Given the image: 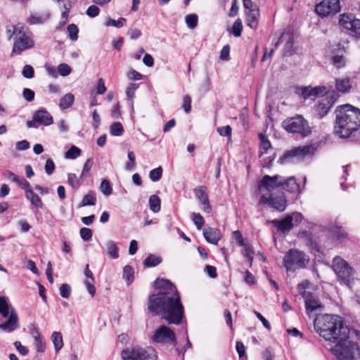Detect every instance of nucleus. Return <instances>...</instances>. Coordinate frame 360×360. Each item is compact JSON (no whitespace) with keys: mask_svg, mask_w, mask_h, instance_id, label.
<instances>
[{"mask_svg":"<svg viewBox=\"0 0 360 360\" xmlns=\"http://www.w3.org/2000/svg\"><path fill=\"white\" fill-rule=\"evenodd\" d=\"M154 286L158 292L149 296L148 309L169 324L179 325L184 317V307L176 286L164 278H157Z\"/></svg>","mask_w":360,"mask_h":360,"instance_id":"obj_1","label":"nucleus"},{"mask_svg":"<svg viewBox=\"0 0 360 360\" xmlns=\"http://www.w3.org/2000/svg\"><path fill=\"white\" fill-rule=\"evenodd\" d=\"M258 191L261 194L260 202L282 212L286 207L283 190L289 193H300L305 181H259Z\"/></svg>","mask_w":360,"mask_h":360,"instance_id":"obj_2","label":"nucleus"},{"mask_svg":"<svg viewBox=\"0 0 360 360\" xmlns=\"http://www.w3.org/2000/svg\"><path fill=\"white\" fill-rule=\"evenodd\" d=\"M314 326L316 333L326 341L335 342L349 337V329L338 315H319L314 321Z\"/></svg>","mask_w":360,"mask_h":360,"instance_id":"obj_3","label":"nucleus"},{"mask_svg":"<svg viewBox=\"0 0 360 360\" xmlns=\"http://www.w3.org/2000/svg\"><path fill=\"white\" fill-rule=\"evenodd\" d=\"M334 130L340 138H347L360 127V110L350 104H345L335 110Z\"/></svg>","mask_w":360,"mask_h":360,"instance_id":"obj_4","label":"nucleus"},{"mask_svg":"<svg viewBox=\"0 0 360 360\" xmlns=\"http://www.w3.org/2000/svg\"><path fill=\"white\" fill-rule=\"evenodd\" d=\"M7 32L11 33L8 37L9 40L13 38L12 56L20 55L22 51L34 46L32 34L25 31L22 25L8 27Z\"/></svg>","mask_w":360,"mask_h":360,"instance_id":"obj_5","label":"nucleus"},{"mask_svg":"<svg viewBox=\"0 0 360 360\" xmlns=\"http://www.w3.org/2000/svg\"><path fill=\"white\" fill-rule=\"evenodd\" d=\"M0 314L8 319L0 323V330L6 333H11L19 327L18 316L9 302L8 298L5 296H0Z\"/></svg>","mask_w":360,"mask_h":360,"instance_id":"obj_6","label":"nucleus"},{"mask_svg":"<svg viewBox=\"0 0 360 360\" xmlns=\"http://www.w3.org/2000/svg\"><path fill=\"white\" fill-rule=\"evenodd\" d=\"M309 261V256L303 251L297 249H290L283 258V265L286 271L294 272L297 269L305 268Z\"/></svg>","mask_w":360,"mask_h":360,"instance_id":"obj_7","label":"nucleus"},{"mask_svg":"<svg viewBox=\"0 0 360 360\" xmlns=\"http://www.w3.org/2000/svg\"><path fill=\"white\" fill-rule=\"evenodd\" d=\"M334 343L335 345L331 348V352L338 360H353L359 349L356 343L349 340V337L337 340Z\"/></svg>","mask_w":360,"mask_h":360,"instance_id":"obj_8","label":"nucleus"},{"mask_svg":"<svg viewBox=\"0 0 360 360\" xmlns=\"http://www.w3.org/2000/svg\"><path fill=\"white\" fill-rule=\"evenodd\" d=\"M332 269L341 283L349 285L353 280L354 269L342 257L336 256L333 259Z\"/></svg>","mask_w":360,"mask_h":360,"instance_id":"obj_9","label":"nucleus"},{"mask_svg":"<svg viewBox=\"0 0 360 360\" xmlns=\"http://www.w3.org/2000/svg\"><path fill=\"white\" fill-rule=\"evenodd\" d=\"M282 127L289 133L300 134L302 136H307L311 131L308 122L302 115L285 120L282 122Z\"/></svg>","mask_w":360,"mask_h":360,"instance_id":"obj_10","label":"nucleus"},{"mask_svg":"<svg viewBox=\"0 0 360 360\" xmlns=\"http://www.w3.org/2000/svg\"><path fill=\"white\" fill-rule=\"evenodd\" d=\"M315 152L313 146L308 145L292 148L287 151L279 160L281 164L292 162L296 160H301L306 158L311 157Z\"/></svg>","mask_w":360,"mask_h":360,"instance_id":"obj_11","label":"nucleus"},{"mask_svg":"<svg viewBox=\"0 0 360 360\" xmlns=\"http://www.w3.org/2000/svg\"><path fill=\"white\" fill-rule=\"evenodd\" d=\"M154 344H172L176 345V339L174 332L166 326L158 328L151 337Z\"/></svg>","mask_w":360,"mask_h":360,"instance_id":"obj_12","label":"nucleus"},{"mask_svg":"<svg viewBox=\"0 0 360 360\" xmlns=\"http://www.w3.org/2000/svg\"><path fill=\"white\" fill-rule=\"evenodd\" d=\"M309 284V282L306 281L297 285V289L304 299L306 310L308 314L311 313L322 307L319 300L315 296H314L310 292L305 290Z\"/></svg>","mask_w":360,"mask_h":360,"instance_id":"obj_13","label":"nucleus"},{"mask_svg":"<svg viewBox=\"0 0 360 360\" xmlns=\"http://www.w3.org/2000/svg\"><path fill=\"white\" fill-rule=\"evenodd\" d=\"M339 23L342 27L350 31L351 34L356 37H360V20L356 18L353 14L340 15Z\"/></svg>","mask_w":360,"mask_h":360,"instance_id":"obj_14","label":"nucleus"},{"mask_svg":"<svg viewBox=\"0 0 360 360\" xmlns=\"http://www.w3.org/2000/svg\"><path fill=\"white\" fill-rule=\"evenodd\" d=\"M340 10L339 0H323L317 4L315 8L316 13L321 17L334 15Z\"/></svg>","mask_w":360,"mask_h":360,"instance_id":"obj_15","label":"nucleus"},{"mask_svg":"<svg viewBox=\"0 0 360 360\" xmlns=\"http://www.w3.org/2000/svg\"><path fill=\"white\" fill-rule=\"evenodd\" d=\"M325 86H317L314 87L300 86L296 89V93L301 96L304 99L313 98L317 96L322 95L326 92Z\"/></svg>","mask_w":360,"mask_h":360,"instance_id":"obj_16","label":"nucleus"},{"mask_svg":"<svg viewBox=\"0 0 360 360\" xmlns=\"http://www.w3.org/2000/svg\"><path fill=\"white\" fill-rule=\"evenodd\" d=\"M135 360H157L158 352L151 346L141 347L139 346L135 347Z\"/></svg>","mask_w":360,"mask_h":360,"instance_id":"obj_17","label":"nucleus"},{"mask_svg":"<svg viewBox=\"0 0 360 360\" xmlns=\"http://www.w3.org/2000/svg\"><path fill=\"white\" fill-rule=\"evenodd\" d=\"M20 186L25 191V197L32 205L37 208L43 207V202L37 194L34 193L28 181H18Z\"/></svg>","mask_w":360,"mask_h":360,"instance_id":"obj_18","label":"nucleus"},{"mask_svg":"<svg viewBox=\"0 0 360 360\" xmlns=\"http://www.w3.org/2000/svg\"><path fill=\"white\" fill-rule=\"evenodd\" d=\"M194 193L196 198L202 205V210L207 213L210 212L211 206L210 205L207 188L205 186H198L194 189Z\"/></svg>","mask_w":360,"mask_h":360,"instance_id":"obj_19","label":"nucleus"},{"mask_svg":"<svg viewBox=\"0 0 360 360\" xmlns=\"http://www.w3.org/2000/svg\"><path fill=\"white\" fill-rule=\"evenodd\" d=\"M245 21L248 27L256 30L259 25V9L257 6L250 11H245Z\"/></svg>","mask_w":360,"mask_h":360,"instance_id":"obj_20","label":"nucleus"},{"mask_svg":"<svg viewBox=\"0 0 360 360\" xmlns=\"http://www.w3.org/2000/svg\"><path fill=\"white\" fill-rule=\"evenodd\" d=\"M203 236L205 240L212 244H217L221 238V233L218 229L206 227L203 229Z\"/></svg>","mask_w":360,"mask_h":360,"instance_id":"obj_21","label":"nucleus"},{"mask_svg":"<svg viewBox=\"0 0 360 360\" xmlns=\"http://www.w3.org/2000/svg\"><path fill=\"white\" fill-rule=\"evenodd\" d=\"M272 224L283 233L290 231L294 226L292 223V219L290 215L286 216L282 219H274L271 221Z\"/></svg>","mask_w":360,"mask_h":360,"instance_id":"obj_22","label":"nucleus"},{"mask_svg":"<svg viewBox=\"0 0 360 360\" xmlns=\"http://www.w3.org/2000/svg\"><path fill=\"white\" fill-rule=\"evenodd\" d=\"M335 90L342 94L349 92L352 86V82L348 77L338 78L335 79Z\"/></svg>","mask_w":360,"mask_h":360,"instance_id":"obj_23","label":"nucleus"},{"mask_svg":"<svg viewBox=\"0 0 360 360\" xmlns=\"http://www.w3.org/2000/svg\"><path fill=\"white\" fill-rule=\"evenodd\" d=\"M326 101L324 102L325 99H323L321 103L318 104L316 106V111L321 115L323 116L326 115L332 105L335 103L336 100V96L335 94L333 92V95H331L330 97H327L326 98Z\"/></svg>","mask_w":360,"mask_h":360,"instance_id":"obj_24","label":"nucleus"},{"mask_svg":"<svg viewBox=\"0 0 360 360\" xmlns=\"http://www.w3.org/2000/svg\"><path fill=\"white\" fill-rule=\"evenodd\" d=\"M34 119L38 124L44 126L51 125L53 123V117L51 114L45 110H39L34 114Z\"/></svg>","mask_w":360,"mask_h":360,"instance_id":"obj_25","label":"nucleus"},{"mask_svg":"<svg viewBox=\"0 0 360 360\" xmlns=\"http://www.w3.org/2000/svg\"><path fill=\"white\" fill-rule=\"evenodd\" d=\"M330 233L333 240L340 243L347 238V233L340 226L333 225L330 229Z\"/></svg>","mask_w":360,"mask_h":360,"instance_id":"obj_26","label":"nucleus"},{"mask_svg":"<svg viewBox=\"0 0 360 360\" xmlns=\"http://www.w3.org/2000/svg\"><path fill=\"white\" fill-rule=\"evenodd\" d=\"M285 41L284 49L285 51H290L293 45V39L292 35L290 33H283L282 35L280 36L278 41L275 43V47H277L280 42H283Z\"/></svg>","mask_w":360,"mask_h":360,"instance_id":"obj_27","label":"nucleus"},{"mask_svg":"<svg viewBox=\"0 0 360 360\" xmlns=\"http://www.w3.org/2000/svg\"><path fill=\"white\" fill-rule=\"evenodd\" d=\"M32 335L34 337L37 351L39 352H44L46 349L45 342L43 341V338L41 337L39 331L34 327L32 331Z\"/></svg>","mask_w":360,"mask_h":360,"instance_id":"obj_28","label":"nucleus"},{"mask_svg":"<svg viewBox=\"0 0 360 360\" xmlns=\"http://www.w3.org/2000/svg\"><path fill=\"white\" fill-rule=\"evenodd\" d=\"M51 341L54 345L55 350L58 353L63 347V340L61 333L53 332L51 337Z\"/></svg>","mask_w":360,"mask_h":360,"instance_id":"obj_29","label":"nucleus"},{"mask_svg":"<svg viewBox=\"0 0 360 360\" xmlns=\"http://www.w3.org/2000/svg\"><path fill=\"white\" fill-rule=\"evenodd\" d=\"M74 101L75 96L72 94H66L61 98L59 103V107L63 110L67 109L73 104Z\"/></svg>","mask_w":360,"mask_h":360,"instance_id":"obj_30","label":"nucleus"},{"mask_svg":"<svg viewBox=\"0 0 360 360\" xmlns=\"http://www.w3.org/2000/svg\"><path fill=\"white\" fill-rule=\"evenodd\" d=\"M260 139V156L263 157L264 154L269 153V150L271 149V145L269 139L262 134L259 135Z\"/></svg>","mask_w":360,"mask_h":360,"instance_id":"obj_31","label":"nucleus"},{"mask_svg":"<svg viewBox=\"0 0 360 360\" xmlns=\"http://www.w3.org/2000/svg\"><path fill=\"white\" fill-rule=\"evenodd\" d=\"M108 255L112 259L119 257V248L114 241L109 240L106 243Z\"/></svg>","mask_w":360,"mask_h":360,"instance_id":"obj_32","label":"nucleus"},{"mask_svg":"<svg viewBox=\"0 0 360 360\" xmlns=\"http://www.w3.org/2000/svg\"><path fill=\"white\" fill-rule=\"evenodd\" d=\"M96 197L94 192H89L83 197L81 202V206H93L96 204Z\"/></svg>","mask_w":360,"mask_h":360,"instance_id":"obj_33","label":"nucleus"},{"mask_svg":"<svg viewBox=\"0 0 360 360\" xmlns=\"http://www.w3.org/2000/svg\"><path fill=\"white\" fill-rule=\"evenodd\" d=\"M162 259L160 257L156 256L155 255H150L143 262V265L145 267H153L156 266L160 262Z\"/></svg>","mask_w":360,"mask_h":360,"instance_id":"obj_34","label":"nucleus"},{"mask_svg":"<svg viewBox=\"0 0 360 360\" xmlns=\"http://www.w3.org/2000/svg\"><path fill=\"white\" fill-rule=\"evenodd\" d=\"M110 133L112 136H120L124 133V127L121 122H116L110 127Z\"/></svg>","mask_w":360,"mask_h":360,"instance_id":"obj_35","label":"nucleus"},{"mask_svg":"<svg viewBox=\"0 0 360 360\" xmlns=\"http://www.w3.org/2000/svg\"><path fill=\"white\" fill-rule=\"evenodd\" d=\"M150 209L156 213L160 210V199L156 195H153L149 198Z\"/></svg>","mask_w":360,"mask_h":360,"instance_id":"obj_36","label":"nucleus"},{"mask_svg":"<svg viewBox=\"0 0 360 360\" xmlns=\"http://www.w3.org/2000/svg\"><path fill=\"white\" fill-rule=\"evenodd\" d=\"M127 20L124 18H120L118 20H115L110 18H106L104 25L106 27L113 26L117 28L122 27L124 26Z\"/></svg>","mask_w":360,"mask_h":360,"instance_id":"obj_37","label":"nucleus"},{"mask_svg":"<svg viewBox=\"0 0 360 360\" xmlns=\"http://www.w3.org/2000/svg\"><path fill=\"white\" fill-rule=\"evenodd\" d=\"M81 155V150L75 146H72L65 153V158L69 160L76 159Z\"/></svg>","mask_w":360,"mask_h":360,"instance_id":"obj_38","label":"nucleus"},{"mask_svg":"<svg viewBox=\"0 0 360 360\" xmlns=\"http://www.w3.org/2000/svg\"><path fill=\"white\" fill-rule=\"evenodd\" d=\"M198 18L196 14H189L185 18L186 25L190 29H194L198 24Z\"/></svg>","mask_w":360,"mask_h":360,"instance_id":"obj_39","label":"nucleus"},{"mask_svg":"<svg viewBox=\"0 0 360 360\" xmlns=\"http://www.w3.org/2000/svg\"><path fill=\"white\" fill-rule=\"evenodd\" d=\"M333 65L338 69L342 68L346 65V60L343 56L335 55L332 58Z\"/></svg>","mask_w":360,"mask_h":360,"instance_id":"obj_40","label":"nucleus"},{"mask_svg":"<svg viewBox=\"0 0 360 360\" xmlns=\"http://www.w3.org/2000/svg\"><path fill=\"white\" fill-rule=\"evenodd\" d=\"M67 31L68 36L72 41H76L78 39L79 29L75 24H70L68 26Z\"/></svg>","mask_w":360,"mask_h":360,"instance_id":"obj_41","label":"nucleus"},{"mask_svg":"<svg viewBox=\"0 0 360 360\" xmlns=\"http://www.w3.org/2000/svg\"><path fill=\"white\" fill-rule=\"evenodd\" d=\"M243 30V23L242 20L240 18H238L233 23L232 26L231 33L236 37H238L241 35V32Z\"/></svg>","mask_w":360,"mask_h":360,"instance_id":"obj_42","label":"nucleus"},{"mask_svg":"<svg viewBox=\"0 0 360 360\" xmlns=\"http://www.w3.org/2000/svg\"><path fill=\"white\" fill-rule=\"evenodd\" d=\"M123 278L130 284L134 280V271L131 266L127 265L123 269Z\"/></svg>","mask_w":360,"mask_h":360,"instance_id":"obj_43","label":"nucleus"},{"mask_svg":"<svg viewBox=\"0 0 360 360\" xmlns=\"http://www.w3.org/2000/svg\"><path fill=\"white\" fill-rule=\"evenodd\" d=\"M139 88V84L130 83L126 89V94L128 98L132 101L135 96V91Z\"/></svg>","mask_w":360,"mask_h":360,"instance_id":"obj_44","label":"nucleus"},{"mask_svg":"<svg viewBox=\"0 0 360 360\" xmlns=\"http://www.w3.org/2000/svg\"><path fill=\"white\" fill-rule=\"evenodd\" d=\"M217 132L221 136H227L229 140L231 139V127L229 125L219 127L217 129Z\"/></svg>","mask_w":360,"mask_h":360,"instance_id":"obj_45","label":"nucleus"},{"mask_svg":"<svg viewBox=\"0 0 360 360\" xmlns=\"http://www.w3.org/2000/svg\"><path fill=\"white\" fill-rule=\"evenodd\" d=\"M135 351V347L129 349H124L122 352V358L123 360H135V354L134 352Z\"/></svg>","mask_w":360,"mask_h":360,"instance_id":"obj_46","label":"nucleus"},{"mask_svg":"<svg viewBox=\"0 0 360 360\" xmlns=\"http://www.w3.org/2000/svg\"><path fill=\"white\" fill-rule=\"evenodd\" d=\"M193 221L198 230L201 229L205 224L204 218L199 213L193 214Z\"/></svg>","mask_w":360,"mask_h":360,"instance_id":"obj_47","label":"nucleus"},{"mask_svg":"<svg viewBox=\"0 0 360 360\" xmlns=\"http://www.w3.org/2000/svg\"><path fill=\"white\" fill-rule=\"evenodd\" d=\"M49 15L46 14L44 15H32L30 17L29 22L30 24H39L44 22L47 19H49Z\"/></svg>","mask_w":360,"mask_h":360,"instance_id":"obj_48","label":"nucleus"},{"mask_svg":"<svg viewBox=\"0 0 360 360\" xmlns=\"http://www.w3.org/2000/svg\"><path fill=\"white\" fill-rule=\"evenodd\" d=\"M71 68L66 63H61L58 66V72L61 76H68L71 73Z\"/></svg>","mask_w":360,"mask_h":360,"instance_id":"obj_49","label":"nucleus"},{"mask_svg":"<svg viewBox=\"0 0 360 360\" xmlns=\"http://www.w3.org/2000/svg\"><path fill=\"white\" fill-rule=\"evenodd\" d=\"M79 234L84 241H89L92 238L93 232L90 229L83 227L79 230Z\"/></svg>","mask_w":360,"mask_h":360,"instance_id":"obj_50","label":"nucleus"},{"mask_svg":"<svg viewBox=\"0 0 360 360\" xmlns=\"http://www.w3.org/2000/svg\"><path fill=\"white\" fill-rule=\"evenodd\" d=\"M101 191L105 195H110L112 193V186L110 184V181H101V186H100Z\"/></svg>","mask_w":360,"mask_h":360,"instance_id":"obj_51","label":"nucleus"},{"mask_svg":"<svg viewBox=\"0 0 360 360\" xmlns=\"http://www.w3.org/2000/svg\"><path fill=\"white\" fill-rule=\"evenodd\" d=\"M71 293V288L70 286L67 284L64 283L62 284L60 287V295L63 298H69Z\"/></svg>","mask_w":360,"mask_h":360,"instance_id":"obj_52","label":"nucleus"},{"mask_svg":"<svg viewBox=\"0 0 360 360\" xmlns=\"http://www.w3.org/2000/svg\"><path fill=\"white\" fill-rule=\"evenodd\" d=\"M162 168L161 167H159L152 169L150 172L149 176L151 180H159L162 177Z\"/></svg>","mask_w":360,"mask_h":360,"instance_id":"obj_53","label":"nucleus"},{"mask_svg":"<svg viewBox=\"0 0 360 360\" xmlns=\"http://www.w3.org/2000/svg\"><path fill=\"white\" fill-rule=\"evenodd\" d=\"M69 11L70 9H63V11H62L59 24L56 27L57 30H59L61 27L64 26L67 23L69 15Z\"/></svg>","mask_w":360,"mask_h":360,"instance_id":"obj_54","label":"nucleus"},{"mask_svg":"<svg viewBox=\"0 0 360 360\" xmlns=\"http://www.w3.org/2000/svg\"><path fill=\"white\" fill-rule=\"evenodd\" d=\"M93 165V161L91 159H88L84 165L81 174V178L85 179L88 176V174Z\"/></svg>","mask_w":360,"mask_h":360,"instance_id":"obj_55","label":"nucleus"},{"mask_svg":"<svg viewBox=\"0 0 360 360\" xmlns=\"http://www.w3.org/2000/svg\"><path fill=\"white\" fill-rule=\"evenodd\" d=\"M34 68L30 65H26L23 68L22 74L24 77L31 79L34 77Z\"/></svg>","mask_w":360,"mask_h":360,"instance_id":"obj_56","label":"nucleus"},{"mask_svg":"<svg viewBox=\"0 0 360 360\" xmlns=\"http://www.w3.org/2000/svg\"><path fill=\"white\" fill-rule=\"evenodd\" d=\"M236 349L237 351V353L238 354L239 359H242L243 357H245V347L241 342H236Z\"/></svg>","mask_w":360,"mask_h":360,"instance_id":"obj_57","label":"nucleus"},{"mask_svg":"<svg viewBox=\"0 0 360 360\" xmlns=\"http://www.w3.org/2000/svg\"><path fill=\"white\" fill-rule=\"evenodd\" d=\"M34 92L30 89L25 88L23 89L22 96L27 101H32L34 98Z\"/></svg>","mask_w":360,"mask_h":360,"instance_id":"obj_58","label":"nucleus"},{"mask_svg":"<svg viewBox=\"0 0 360 360\" xmlns=\"http://www.w3.org/2000/svg\"><path fill=\"white\" fill-rule=\"evenodd\" d=\"M99 12L100 10L97 6L91 5L87 8L86 14L91 18H94L98 15Z\"/></svg>","mask_w":360,"mask_h":360,"instance_id":"obj_59","label":"nucleus"},{"mask_svg":"<svg viewBox=\"0 0 360 360\" xmlns=\"http://www.w3.org/2000/svg\"><path fill=\"white\" fill-rule=\"evenodd\" d=\"M243 247H244L243 255H244V257H245L248 259V262L251 264L252 262V260H253V252H252L251 248H250V246H248L247 244L243 245Z\"/></svg>","mask_w":360,"mask_h":360,"instance_id":"obj_60","label":"nucleus"},{"mask_svg":"<svg viewBox=\"0 0 360 360\" xmlns=\"http://www.w3.org/2000/svg\"><path fill=\"white\" fill-rule=\"evenodd\" d=\"M184 103L182 108L184 111L188 113L191 111V98L189 96L186 95L184 97Z\"/></svg>","mask_w":360,"mask_h":360,"instance_id":"obj_61","label":"nucleus"},{"mask_svg":"<svg viewBox=\"0 0 360 360\" xmlns=\"http://www.w3.org/2000/svg\"><path fill=\"white\" fill-rule=\"evenodd\" d=\"M14 346L18 352L23 356L27 355L29 352L28 349L26 347L22 345L20 341H15L14 342Z\"/></svg>","mask_w":360,"mask_h":360,"instance_id":"obj_62","label":"nucleus"},{"mask_svg":"<svg viewBox=\"0 0 360 360\" xmlns=\"http://www.w3.org/2000/svg\"><path fill=\"white\" fill-rule=\"evenodd\" d=\"M127 77L131 80L138 81L142 79V75L135 70H131L127 73Z\"/></svg>","mask_w":360,"mask_h":360,"instance_id":"obj_63","label":"nucleus"},{"mask_svg":"<svg viewBox=\"0 0 360 360\" xmlns=\"http://www.w3.org/2000/svg\"><path fill=\"white\" fill-rule=\"evenodd\" d=\"M230 53V47L229 45L224 46L220 51V58L222 60H227Z\"/></svg>","mask_w":360,"mask_h":360,"instance_id":"obj_64","label":"nucleus"}]
</instances>
